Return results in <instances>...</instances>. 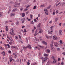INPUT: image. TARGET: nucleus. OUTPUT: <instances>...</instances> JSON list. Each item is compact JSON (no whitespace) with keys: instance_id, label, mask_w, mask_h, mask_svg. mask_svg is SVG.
<instances>
[{"instance_id":"1","label":"nucleus","mask_w":65,"mask_h":65,"mask_svg":"<svg viewBox=\"0 0 65 65\" xmlns=\"http://www.w3.org/2000/svg\"><path fill=\"white\" fill-rule=\"evenodd\" d=\"M45 36L47 39H50V38H52L53 37L52 36H49L47 35H46Z\"/></svg>"},{"instance_id":"2","label":"nucleus","mask_w":65,"mask_h":65,"mask_svg":"<svg viewBox=\"0 0 65 65\" xmlns=\"http://www.w3.org/2000/svg\"><path fill=\"white\" fill-rule=\"evenodd\" d=\"M53 32V29H51L49 30L48 31V34H52V33Z\"/></svg>"},{"instance_id":"3","label":"nucleus","mask_w":65,"mask_h":65,"mask_svg":"<svg viewBox=\"0 0 65 65\" xmlns=\"http://www.w3.org/2000/svg\"><path fill=\"white\" fill-rule=\"evenodd\" d=\"M54 46L56 47H58L59 46V44L56 42H54Z\"/></svg>"},{"instance_id":"4","label":"nucleus","mask_w":65,"mask_h":65,"mask_svg":"<svg viewBox=\"0 0 65 65\" xmlns=\"http://www.w3.org/2000/svg\"><path fill=\"white\" fill-rule=\"evenodd\" d=\"M48 59V57H46L44 58V59H43L42 60V62L43 63H43H44V62H45V61H46L47 60V59Z\"/></svg>"},{"instance_id":"5","label":"nucleus","mask_w":65,"mask_h":65,"mask_svg":"<svg viewBox=\"0 0 65 65\" xmlns=\"http://www.w3.org/2000/svg\"><path fill=\"white\" fill-rule=\"evenodd\" d=\"M44 10L45 12V13L46 14V15H47L48 14V11L46 9H44Z\"/></svg>"},{"instance_id":"6","label":"nucleus","mask_w":65,"mask_h":65,"mask_svg":"<svg viewBox=\"0 0 65 65\" xmlns=\"http://www.w3.org/2000/svg\"><path fill=\"white\" fill-rule=\"evenodd\" d=\"M53 39H54V40H57L58 39V37H57V36L56 35H54L53 36Z\"/></svg>"},{"instance_id":"7","label":"nucleus","mask_w":65,"mask_h":65,"mask_svg":"<svg viewBox=\"0 0 65 65\" xmlns=\"http://www.w3.org/2000/svg\"><path fill=\"white\" fill-rule=\"evenodd\" d=\"M21 21H22V23H24V22L26 21V19L25 18H22L21 19Z\"/></svg>"},{"instance_id":"8","label":"nucleus","mask_w":65,"mask_h":65,"mask_svg":"<svg viewBox=\"0 0 65 65\" xmlns=\"http://www.w3.org/2000/svg\"><path fill=\"white\" fill-rule=\"evenodd\" d=\"M27 48L28 47V48H30V49H31V48H32L30 44H28L27 46Z\"/></svg>"},{"instance_id":"9","label":"nucleus","mask_w":65,"mask_h":65,"mask_svg":"<svg viewBox=\"0 0 65 65\" xmlns=\"http://www.w3.org/2000/svg\"><path fill=\"white\" fill-rule=\"evenodd\" d=\"M38 47H41V48H44V47L43 46H41L39 45H38Z\"/></svg>"},{"instance_id":"10","label":"nucleus","mask_w":65,"mask_h":65,"mask_svg":"<svg viewBox=\"0 0 65 65\" xmlns=\"http://www.w3.org/2000/svg\"><path fill=\"white\" fill-rule=\"evenodd\" d=\"M42 43H43V44H44L45 45H47V43L46 42L44 41H42Z\"/></svg>"},{"instance_id":"11","label":"nucleus","mask_w":65,"mask_h":65,"mask_svg":"<svg viewBox=\"0 0 65 65\" xmlns=\"http://www.w3.org/2000/svg\"><path fill=\"white\" fill-rule=\"evenodd\" d=\"M37 31H35V33L34 34V36H36V35H38V33H37Z\"/></svg>"},{"instance_id":"12","label":"nucleus","mask_w":65,"mask_h":65,"mask_svg":"<svg viewBox=\"0 0 65 65\" xmlns=\"http://www.w3.org/2000/svg\"><path fill=\"white\" fill-rule=\"evenodd\" d=\"M50 46L51 47H52L54 46V45H53V43L52 42V43L51 44H50Z\"/></svg>"},{"instance_id":"13","label":"nucleus","mask_w":65,"mask_h":65,"mask_svg":"<svg viewBox=\"0 0 65 65\" xmlns=\"http://www.w3.org/2000/svg\"><path fill=\"white\" fill-rule=\"evenodd\" d=\"M9 59L10 62H11L12 61V58L11 57H10L9 58Z\"/></svg>"},{"instance_id":"14","label":"nucleus","mask_w":65,"mask_h":65,"mask_svg":"<svg viewBox=\"0 0 65 65\" xmlns=\"http://www.w3.org/2000/svg\"><path fill=\"white\" fill-rule=\"evenodd\" d=\"M18 11V9L16 8L12 10L13 12H15V11Z\"/></svg>"},{"instance_id":"15","label":"nucleus","mask_w":65,"mask_h":65,"mask_svg":"<svg viewBox=\"0 0 65 65\" xmlns=\"http://www.w3.org/2000/svg\"><path fill=\"white\" fill-rule=\"evenodd\" d=\"M51 49L52 51H54L55 50V49L53 47H51Z\"/></svg>"},{"instance_id":"16","label":"nucleus","mask_w":65,"mask_h":65,"mask_svg":"<svg viewBox=\"0 0 65 65\" xmlns=\"http://www.w3.org/2000/svg\"><path fill=\"white\" fill-rule=\"evenodd\" d=\"M34 50H36V48H37L38 50H40V49L38 47V46L34 47Z\"/></svg>"},{"instance_id":"17","label":"nucleus","mask_w":65,"mask_h":65,"mask_svg":"<svg viewBox=\"0 0 65 65\" xmlns=\"http://www.w3.org/2000/svg\"><path fill=\"white\" fill-rule=\"evenodd\" d=\"M5 27L6 28V31H8V26H6Z\"/></svg>"},{"instance_id":"18","label":"nucleus","mask_w":65,"mask_h":65,"mask_svg":"<svg viewBox=\"0 0 65 65\" xmlns=\"http://www.w3.org/2000/svg\"><path fill=\"white\" fill-rule=\"evenodd\" d=\"M19 24L20 23H19V21H17L16 22V25L17 26L19 25Z\"/></svg>"},{"instance_id":"19","label":"nucleus","mask_w":65,"mask_h":65,"mask_svg":"<svg viewBox=\"0 0 65 65\" xmlns=\"http://www.w3.org/2000/svg\"><path fill=\"white\" fill-rule=\"evenodd\" d=\"M3 44L4 46H5L6 49H7V44Z\"/></svg>"},{"instance_id":"20","label":"nucleus","mask_w":65,"mask_h":65,"mask_svg":"<svg viewBox=\"0 0 65 65\" xmlns=\"http://www.w3.org/2000/svg\"><path fill=\"white\" fill-rule=\"evenodd\" d=\"M59 42L60 43V45H61L63 44V41L62 40H60L59 41Z\"/></svg>"},{"instance_id":"21","label":"nucleus","mask_w":65,"mask_h":65,"mask_svg":"<svg viewBox=\"0 0 65 65\" xmlns=\"http://www.w3.org/2000/svg\"><path fill=\"white\" fill-rule=\"evenodd\" d=\"M44 56H45V57H48V54L46 53L44 54Z\"/></svg>"},{"instance_id":"22","label":"nucleus","mask_w":65,"mask_h":65,"mask_svg":"<svg viewBox=\"0 0 65 65\" xmlns=\"http://www.w3.org/2000/svg\"><path fill=\"white\" fill-rule=\"evenodd\" d=\"M2 54L3 56H4L5 55V52L3 51L2 52Z\"/></svg>"},{"instance_id":"23","label":"nucleus","mask_w":65,"mask_h":65,"mask_svg":"<svg viewBox=\"0 0 65 65\" xmlns=\"http://www.w3.org/2000/svg\"><path fill=\"white\" fill-rule=\"evenodd\" d=\"M12 48H15V49H16V50H17V49H18V48L16 46H12Z\"/></svg>"},{"instance_id":"24","label":"nucleus","mask_w":65,"mask_h":65,"mask_svg":"<svg viewBox=\"0 0 65 65\" xmlns=\"http://www.w3.org/2000/svg\"><path fill=\"white\" fill-rule=\"evenodd\" d=\"M57 62V60L55 59H54L53 60V63H56Z\"/></svg>"},{"instance_id":"25","label":"nucleus","mask_w":65,"mask_h":65,"mask_svg":"<svg viewBox=\"0 0 65 65\" xmlns=\"http://www.w3.org/2000/svg\"><path fill=\"white\" fill-rule=\"evenodd\" d=\"M42 32H43V30L41 29L39 31V33H42Z\"/></svg>"},{"instance_id":"26","label":"nucleus","mask_w":65,"mask_h":65,"mask_svg":"<svg viewBox=\"0 0 65 65\" xmlns=\"http://www.w3.org/2000/svg\"><path fill=\"white\" fill-rule=\"evenodd\" d=\"M28 48V47H23V48L24 50H25L26 48Z\"/></svg>"},{"instance_id":"27","label":"nucleus","mask_w":65,"mask_h":65,"mask_svg":"<svg viewBox=\"0 0 65 65\" xmlns=\"http://www.w3.org/2000/svg\"><path fill=\"white\" fill-rule=\"evenodd\" d=\"M55 57L53 56H52L51 57L52 59H53V60H55Z\"/></svg>"},{"instance_id":"28","label":"nucleus","mask_w":65,"mask_h":65,"mask_svg":"<svg viewBox=\"0 0 65 65\" xmlns=\"http://www.w3.org/2000/svg\"><path fill=\"white\" fill-rule=\"evenodd\" d=\"M15 38L16 40L18 39V36H15Z\"/></svg>"},{"instance_id":"29","label":"nucleus","mask_w":65,"mask_h":65,"mask_svg":"<svg viewBox=\"0 0 65 65\" xmlns=\"http://www.w3.org/2000/svg\"><path fill=\"white\" fill-rule=\"evenodd\" d=\"M15 15V14L14 13H12L11 14L10 16H12V17L14 16Z\"/></svg>"},{"instance_id":"30","label":"nucleus","mask_w":65,"mask_h":65,"mask_svg":"<svg viewBox=\"0 0 65 65\" xmlns=\"http://www.w3.org/2000/svg\"><path fill=\"white\" fill-rule=\"evenodd\" d=\"M58 20V18H56L55 20V22H56Z\"/></svg>"},{"instance_id":"31","label":"nucleus","mask_w":65,"mask_h":65,"mask_svg":"<svg viewBox=\"0 0 65 65\" xmlns=\"http://www.w3.org/2000/svg\"><path fill=\"white\" fill-rule=\"evenodd\" d=\"M40 25H41V24L39 23L38 25V27H40Z\"/></svg>"},{"instance_id":"32","label":"nucleus","mask_w":65,"mask_h":65,"mask_svg":"<svg viewBox=\"0 0 65 65\" xmlns=\"http://www.w3.org/2000/svg\"><path fill=\"white\" fill-rule=\"evenodd\" d=\"M14 33V32L13 31H12V32H10V34L11 35H12V34H13Z\"/></svg>"},{"instance_id":"33","label":"nucleus","mask_w":65,"mask_h":65,"mask_svg":"<svg viewBox=\"0 0 65 65\" xmlns=\"http://www.w3.org/2000/svg\"><path fill=\"white\" fill-rule=\"evenodd\" d=\"M47 52L48 53H50V50H49V49H47Z\"/></svg>"},{"instance_id":"34","label":"nucleus","mask_w":65,"mask_h":65,"mask_svg":"<svg viewBox=\"0 0 65 65\" xmlns=\"http://www.w3.org/2000/svg\"><path fill=\"white\" fill-rule=\"evenodd\" d=\"M45 6H44V5H41L40 6L41 7H44Z\"/></svg>"},{"instance_id":"35","label":"nucleus","mask_w":65,"mask_h":65,"mask_svg":"<svg viewBox=\"0 0 65 65\" xmlns=\"http://www.w3.org/2000/svg\"><path fill=\"white\" fill-rule=\"evenodd\" d=\"M60 4V2H59L56 5V6L57 7V6H58V5H59Z\"/></svg>"},{"instance_id":"36","label":"nucleus","mask_w":65,"mask_h":65,"mask_svg":"<svg viewBox=\"0 0 65 65\" xmlns=\"http://www.w3.org/2000/svg\"><path fill=\"white\" fill-rule=\"evenodd\" d=\"M57 50L58 51H60V48H57Z\"/></svg>"},{"instance_id":"37","label":"nucleus","mask_w":65,"mask_h":65,"mask_svg":"<svg viewBox=\"0 0 65 65\" xmlns=\"http://www.w3.org/2000/svg\"><path fill=\"white\" fill-rule=\"evenodd\" d=\"M24 10V11H27L28 10V9L27 8L25 9Z\"/></svg>"},{"instance_id":"38","label":"nucleus","mask_w":65,"mask_h":65,"mask_svg":"<svg viewBox=\"0 0 65 65\" xmlns=\"http://www.w3.org/2000/svg\"><path fill=\"white\" fill-rule=\"evenodd\" d=\"M64 62H62L61 64V65H64Z\"/></svg>"},{"instance_id":"39","label":"nucleus","mask_w":65,"mask_h":65,"mask_svg":"<svg viewBox=\"0 0 65 65\" xmlns=\"http://www.w3.org/2000/svg\"><path fill=\"white\" fill-rule=\"evenodd\" d=\"M11 38L10 39V41L11 42V41H12L13 40V39L12 38V37H11Z\"/></svg>"},{"instance_id":"40","label":"nucleus","mask_w":65,"mask_h":65,"mask_svg":"<svg viewBox=\"0 0 65 65\" xmlns=\"http://www.w3.org/2000/svg\"><path fill=\"white\" fill-rule=\"evenodd\" d=\"M59 33H62V30H60L59 31Z\"/></svg>"},{"instance_id":"41","label":"nucleus","mask_w":65,"mask_h":65,"mask_svg":"<svg viewBox=\"0 0 65 65\" xmlns=\"http://www.w3.org/2000/svg\"><path fill=\"white\" fill-rule=\"evenodd\" d=\"M7 45L8 46V48H10V46L9 45V44H7Z\"/></svg>"},{"instance_id":"42","label":"nucleus","mask_w":65,"mask_h":65,"mask_svg":"<svg viewBox=\"0 0 65 65\" xmlns=\"http://www.w3.org/2000/svg\"><path fill=\"white\" fill-rule=\"evenodd\" d=\"M33 8L34 9H36V6H35Z\"/></svg>"},{"instance_id":"43","label":"nucleus","mask_w":65,"mask_h":65,"mask_svg":"<svg viewBox=\"0 0 65 65\" xmlns=\"http://www.w3.org/2000/svg\"><path fill=\"white\" fill-rule=\"evenodd\" d=\"M25 13H23V14H22V17H25Z\"/></svg>"},{"instance_id":"44","label":"nucleus","mask_w":65,"mask_h":65,"mask_svg":"<svg viewBox=\"0 0 65 65\" xmlns=\"http://www.w3.org/2000/svg\"><path fill=\"white\" fill-rule=\"evenodd\" d=\"M58 61H61V58H58Z\"/></svg>"},{"instance_id":"45","label":"nucleus","mask_w":65,"mask_h":65,"mask_svg":"<svg viewBox=\"0 0 65 65\" xmlns=\"http://www.w3.org/2000/svg\"><path fill=\"white\" fill-rule=\"evenodd\" d=\"M7 38L9 39V40H10V38L9 37H8V35H7Z\"/></svg>"},{"instance_id":"46","label":"nucleus","mask_w":65,"mask_h":65,"mask_svg":"<svg viewBox=\"0 0 65 65\" xmlns=\"http://www.w3.org/2000/svg\"><path fill=\"white\" fill-rule=\"evenodd\" d=\"M35 41H37V38H36V37H35Z\"/></svg>"},{"instance_id":"47","label":"nucleus","mask_w":65,"mask_h":65,"mask_svg":"<svg viewBox=\"0 0 65 65\" xmlns=\"http://www.w3.org/2000/svg\"><path fill=\"white\" fill-rule=\"evenodd\" d=\"M9 43L10 44V45H12V43H11L9 42Z\"/></svg>"},{"instance_id":"48","label":"nucleus","mask_w":65,"mask_h":65,"mask_svg":"<svg viewBox=\"0 0 65 65\" xmlns=\"http://www.w3.org/2000/svg\"><path fill=\"white\" fill-rule=\"evenodd\" d=\"M58 12H59V11L58 10H57L56 11V14H57V13H58Z\"/></svg>"},{"instance_id":"49","label":"nucleus","mask_w":65,"mask_h":65,"mask_svg":"<svg viewBox=\"0 0 65 65\" xmlns=\"http://www.w3.org/2000/svg\"><path fill=\"white\" fill-rule=\"evenodd\" d=\"M51 6H49L48 7H47V9H50V7H51Z\"/></svg>"},{"instance_id":"50","label":"nucleus","mask_w":65,"mask_h":65,"mask_svg":"<svg viewBox=\"0 0 65 65\" xmlns=\"http://www.w3.org/2000/svg\"><path fill=\"white\" fill-rule=\"evenodd\" d=\"M24 31L25 32V33H26V32H27V31H26V29H24Z\"/></svg>"},{"instance_id":"51","label":"nucleus","mask_w":65,"mask_h":65,"mask_svg":"<svg viewBox=\"0 0 65 65\" xmlns=\"http://www.w3.org/2000/svg\"><path fill=\"white\" fill-rule=\"evenodd\" d=\"M39 39H40V40H42V39H41V36L39 37Z\"/></svg>"},{"instance_id":"52","label":"nucleus","mask_w":65,"mask_h":65,"mask_svg":"<svg viewBox=\"0 0 65 65\" xmlns=\"http://www.w3.org/2000/svg\"><path fill=\"white\" fill-rule=\"evenodd\" d=\"M29 7H30V5H29L26 7V8H28Z\"/></svg>"},{"instance_id":"53","label":"nucleus","mask_w":65,"mask_h":65,"mask_svg":"<svg viewBox=\"0 0 65 65\" xmlns=\"http://www.w3.org/2000/svg\"><path fill=\"white\" fill-rule=\"evenodd\" d=\"M29 18L27 17V19H26V20H27V21H29Z\"/></svg>"},{"instance_id":"54","label":"nucleus","mask_w":65,"mask_h":65,"mask_svg":"<svg viewBox=\"0 0 65 65\" xmlns=\"http://www.w3.org/2000/svg\"><path fill=\"white\" fill-rule=\"evenodd\" d=\"M59 34L60 35H62V34L61 32H59Z\"/></svg>"},{"instance_id":"55","label":"nucleus","mask_w":65,"mask_h":65,"mask_svg":"<svg viewBox=\"0 0 65 65\" xmlns=\"http://www.w3.org/2000/svg\"><path fill=\"white\" fill-rule=\"evenodd\" d=\"M34 21L35 22H37V20H36V19H34Z\"/></svg>"},{"instance_id":"56","label":"nucleus","mask_w":65,"mask_h":65,"mask_svg":"<svg viewBox=\"0 0 65 65\" xmlns=\"http://www.w3.org/2000/svg\"><path fill=\"white\" fill-rule=\"evenodd\" d=\"M28 13H29V11H27V12H26V14H28Z\"/></svg>"},{"instance_id":"57","label":"nucleus","mask_w":65,"mask_h":65,"mask_svg":"<svg viewBox=\"0 0 65 65\" xmlns=\"http://www.w3.org/2000/svg\"><path fill=\"white\" fill-rule=\"evenodd\" d=\"M52 13L53 15H55V13H56L55 12H53Z\"/></svg>"},{"instance_id":"58","label":"nucleus","mask_w":65,"mask_h":65,"mask_svg":"<svg viewBox=\"0 0 65 65\" xmlns=\"http://www.w3.org/2000/svg\"><path fill=\"white\" fill-rule=\"evenodd\" d=\"M19 60H19V59H17V60L16 61H17V62H18L19 61Z\"/></svg>"},{"instance_id":"59","label":"nucleus","mask_w":65,"mask_h":65,"mask_svg":"<svg viewBox=\"0 0 65 65\" xmlns=\"http://www.w3.org/2000/svg\"><path fill=\"white\" fill-rule=\"evenodd\" d=\"M34 29H32V33H34Z\"/></svg>"},{"instance_id":"60","label":"nucleus","mask_w":65,"mask_h":65,"mask_svg":"<svg viewBox=\"0 0 65 65\" xmlns=\"http://www.w3.org/2000/svg\"><path fill=\"white\" fill-rule=\"evenodd\" d=\"M53 27H54L53 26H51L50 27V29H52L53 28Z\"/></svg>"},{"instance_id":"61","label":"nucleus","mask_w":65,"mask_h":65,"mask_svg":"<svg viewBox=\"0 0 65 65\" xmlns=\"http://www.w3.org/2000/svg\"><path fill=\"white\" fill-rule=\"evenodd\" d=\"M27 65H30V63L29 62H28L27 63Z\"/></svg>"},{"instance_id":"62","label":"nucleus","mask_w":65,"mask_h":65,"mask_svg":"<svg viewBox=\"0 0 65 65\" xmlns=\"http://www.w3.org/2000/svg\"><path fill=\"white\" fill-rule=\"evenodd\" d=\"M17 5H19V6H20V3H17Z\"/></svg>"},{"instance_id":"63","label":"nucleus","mask_w":65,"mask_h":65,"mask_svg":"<svg viewBox=\"0 0 65 65\" xmlns=\"http://www.w3.org/2000/svg\"><path fill=\"white\" fill-rule=\"evenodd\" d=\"M49 23L50 24H52V21H50L49 22Z\"/></svg>"},{"instance_id":"64","label":"nucleus","mask_w":65,"mask_h":65,"mask_svg":"<svg viewBox=\"0 0 65 65\" xmlns=\"http://www.w3.org/2000/svg\"><path fill=\"white\" fill-rule=\"evenodd\" d=\"M60 63H58L56 64V65H60Z\"/></svg>"}]
</instances>
